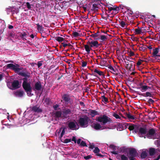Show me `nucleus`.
I'll return each instance as SVG.
<instances>
[{
  "mask_svg": "<svg viewBox=\"0 0 160 160\" xmlns=\"http://www.w3.org/2000/svg\"><path fill=\"white\" fill-rule=\"evenodd\" d=\"M3 125L5 127H3L2 128H10V125L8 123H3Z\"/></svg>",
  "mask_w": 160,
  "mask_h": 160,
  "instance_id": "nucleus-47",
  "label": "nucleus"
},
{
  "mask_svg": "<svg viewBox=\"0 0 160 160\" xmlns=\"http://www.w3.org/2000/svg\"><path fill=\"white\" fill-rule=\"evenodd\" d=\"M102 98L103 99L102 101L105 102L104 103L105 104L108 102V98H106L104 95L102 96Z\"/></svg>",
  "mask_w": 160,
  "mask_h": 160,
  "instance_id": "nucleus-38",
  "label": "nucleus"
},
{
  "mask_svg": "<svg viewBox=\"0 0 160 160\" xmlns=\"http://www.w3.org/2000/svg\"><path fill=\"white\" fill-rule=\"evenodd\" d=\"M119 157L121 160H128V158L124 154L119 155Z\"/></svg>",
  "mask_w": 160,
  "mask_h": 160,
  "instance_id": "nucleus-31",
  "label": "nucleus"
},
{
  "mask_svg": "<svg viewBox=\"0 0 160 160\" xmlns=\"http://www.w3.org/2000/svg\"><path fill=\"white\" fill-rule=\"evenodd\" d=\"M135 34H139L143 32L141 31V30L140 29V28L139 27H138V28L135 29Z\"/></svg>",
  "mask_w": 160,
  "mask_h": 160,
  "instance_id": "nucleus-34",
  "label": "nucleus"
},
{
  "mask_svg": "<svg viewBox=\"0 0 160 160\" xmlns=\"http://www.w3.org/2000/svg\"><path fill=\"white\" fill-rule=\"evenodd\" d=\"M92 127L96 130H98L101 129L102 130L104 128L103 126H102L99 123H94Z\"/></svg>",
  "mask_w": 160,
  "mask_h": 160,
  "instance_id": "nucleus-15",
  "label": "nucleus"
},
{
  "mask_svg": "<svg viewBox=\"0 0 160 160\" xmlns=\"http://www.w3.org/2000/svg\"><path fill=\"white\" fill-rule=\"evenodd\" d=\"M82 66L83 67H85L86 66L87 64V62H84L83 61L82 62Z\"/></svg>",
  "mask_w": 160,
  "mask_h": 160,
  "instance_id": "nucleus-55",
  "label": "nucleus"
},
{
  "mask_svg": "<svg viewBox=\"0 0 160 160\" xmlns=\"http://www.w3.org/2000/svg\"><path fill=\"white\" fill-rule=\"evenodd\" d=\"M15 95L18 97H22L23 95L24 92L23 91L18 90L16 92H14Z\"/></svg>",
  "mask_w": 160,
  "mask_h": 160,
  "instance_id": "nucleus-14",
  "label": "nucleus"
},
{
  "mask_svg": "<svg viewBox=\"0 0 160 160\" xmlns=\"http://www.w3.org/2000/svg\"><path fill=\"white\" fill-rule=\"evenodd\" d=\"M90 112V115L92 117H94L95 115L99 114L98 112L95 110H91Z\"/></svg>",
  "mask_w": 160,
  "mask_h": 160,
  "instance_id": "nucleus-24",
  "label": "nucleus"
},
{
  "mask_svg": "<svg viewBox=\"0 0 160 160\" xmlns=\"http://www.w3.org/2000/svg\"><path fill=\"white\" fill-rule=\"evenodd\" d=\"M99 36L98 33L92 34L90 35V37L93 38H96L98 37Z\"/></svg>",
  "mask_w": 160,
  "mask_h": 160,
  "instance_id": "nucleus-45",
  "label": "nucleus"
},
{
  "mask_svg": "<svg viewBox=\"0 0 160 160\" xmlns=\"http://www.w3.org/2000/svg\"><path fill=\"white\" fill-rule=\"evenodd\" d=\"M22 86L24 90L27 92V94H28V92L31 93L32 92V87L30 83H26L25 82H23Z\"/></svg>",
  "mask_w": 160,
  "mask_h": 160,
  "instance_id": "nucleus-6",
  "label": "nucleus"
},
{
  "mask_svg": "<svg viewBox=\"0 0 160 160\" xmlns=\"http://www.w3.org/2000/svg\"><path fill=\"white\" fill-rule=\"evenodd\" d=\"M92 158V156L91 155H88L86 156H84L83 158L85 160H88L89 159L91 158Z\"/></svg>",
  "mask_w": 160,
  "mask_h": 160,
  "instance_id": "nucleus-51",
  "label": "nucleus"
},
{
  "mask_svg": "<svg viewBox=\"0 0 160 160\" xmlns=\"http://www.w3.org/2000/svg\"><path fill=\"white\" fill-rule=\"evenodd\" d=\"M81 139L80 138H79L78 139L76 142L78 144H80L81 143Z\"/></svg>",
  "mask_w": 160,
  "mask_h": 160,
  "instance_id": "nucleus-64",
  "label": "nucleus"
},
{
  "mask_svg": "<svg viewBox=\"0 0 160 160\" xmlns=\"http://www.w3.org/2000/svg\"><path fill=\"white\" fill-rule=\"evenodd\" d=\"M72 141H74L75 143H76L77 141L76 140V137H74V136L72 137Z\"/></svg>",
  "mask_w": 160,
  "mask_h": 160,
  "instance_id": "nucleus-59",
  "label": "nucleus"
},
{
  "mask_svg": "<svg viewBox=\"0 0 160 160\" xmlns=\"http://www.w3.org/2000/svg\"><path fill=\"white\" fill-rule=\"evenodd\" d=\"M101 39L103 41H104L107 39V38L106 37L103 35H102L100 36Z\"/></svg>",
  "mask_w": 160,
  "mask_h": 160,
  "instance_id": "nucleus-50",
  "label": "nucleus"
},
{
  "mask_svg": "<svg viewBox=\"0 0 160 160\" xmlns=\"http://www.w3.org/2000/svg\"><path fill=\"white\" fill-rule=\"evenodd\" d=\"M87 44H91L95 48H98L99 45L98 42L97 41H92L91 42H88Z\"/></svg>",
  "mask_w": 160,
  "mask_h": 160,
  "instance_id": "nucleus-19",
  "label": "nucleus"
},
{
  "mask_svg": "<svg viewBox=\"0 0 160 160\" xmlns=\"http://www.w3.org/2000/svg\"><path fill=\"white\" fill-rule=\"evenodd\" d=\"M137 94L139 95L142 96L144 97H149L153 98V96L151 92H147L145 93H141L139 92H137Z\"/></svg>",
  "mask_w": 160,
  "mask_h": 160,
  "instance_id": "nucleus-10",
  "label": "nucleus"
},
{
  "mask_svg": "<svg viewBox=\"0 0 160 160\" xmlns=\"http://www.w3.org/2000/svg\"><path fill=\"white\" fill-rule=\"evenodd\" d=\"M136 125H132L129 126L128 128V129L132 131L136 127Z\"/></svg>",
  "mask_w": 160,
  "mask_h": 160,
  "instance_id": "nucleus-39",
  "label": "nucleus"
},
{
  "mask_svg": "<svg viewBox=\"0 0 160 160\" xmlns=\"http://www.w3.org/2000/svg\"><path fill=\"white\" fill-rule=\"evenodd\" d=\"M147 132L146 127H140L139 128L138 135L141 137H143L145 135H146Z\"/></svg>",
  "mask_w": 160,
  "mask_h": 160,
  "instance_id": "nucleus-7",
  "label": "nucleus"
},
{
  "mask_svg": "<svg viewBox=\"0 0 160 160\" xmlns=\"http://www.w3.org/2000/svg\"><path fill=\"white\" fill-rule=\"evenodd\" d=\"M142 84H140L141 87L139 88L142 92L146 91L148 89V87L147 86H141Z\"/></svg>",
  "mask_w": 160,
  "mask_h": 160,
  "instance_id": "nucleus-26",
  "label": "nucleus"
},
{
  "mask_svg": "<svg viewBox=\"0 0 160 160\" xmlns=\"http://www.w3.org/2000/svg\"><path fill=\"white\" fill-rule=\"evenodd\" d=\"M136 125V127H135V128L134 129V132L136 133H138V131H139V128Z\"/></svg>",
  "mask_w": 160,
  "mask_h": 160,
  "instance_id": "nucleus-52",
  "label": "nucleus"
},
{
  "mask_svg": "<svg viewBox=\"0 0 160 160\" xmlns=\"http://www.w3.org/2000/svg\"><path fill=\"white\" fill-rule=\"evenodd\" d=\"M42 88V85L40 82H38L35 84L34 89L38 91L40 90Z\"/></svg>",
  "mask_w": 160,
  "mask_h": 160,
  "instance_id": "nucleus-17",
  "label": "nucleus"
},
{
  "mask_svg": "<svg viewBox=\"0 0 160 160\" xmlns=\"http://www.w3.org/2000/svg\"><path fill=\"white\" fill-rule=\"evenodd\" d=\"M94 72L98 74L100 76H104L103 72L98 70L97 69H95Z\"/></svg>",
  "mask_w": 160,
  "mask_h": 160,
  "instance_id": "nucleus-33",
  "label": "nucleus"
},
{
  "mask_svg": "<svg viewBox=\"0 0 160 160\" xmlns=\"http://www.w3.org/2000/svg\"><path fill=\"white\" fill-rule=\"evenodd\" d=\"M62 99L65 104H68L70 101L71 98L69 94H64L62 97Z\"/></svg>",
  "mask_w": 160,
  "mask_h": 160,
  "instance_id": "nucleus-8",
  "label": "nucleus"
},
{
  "mask_svg": "<svg viewBox=\"0 0 160 160\" xmlns=\"http://www.w3.org/2000/svg\"><path fill=\"white\" fill-rule=\"evenodd\" d=\"M80 145L81 147H87L86 143L83 141H82L81 142Z\"/></svg>",
  "mask_w": 160,
  "mask_h": 160,
  "instance_id": "nucleus-42",
  "label": "nucleus"
},
{
  "mask_svg": "<svg viewBox=\"0 0 160 160\" xmlns=\"http://www.w3.org/2000/svg\"><path fill=\"white\" fill-rule=\"evenodd\" d=\"M131 58H130L129 57H125V59L127 61L131 62Z\"/></svg>",
  "mask_w": 160,
  "mask_h": 160,
  "instance_id": "nucleus-61",
  "label": "nucleus"
},
{
  "mask_svg": "<svg viewBox=\"0 0 160 160\" xmlns=\"http://www.w3.org/2000/svg\"><path fill=\"white\" fill-rule=\"evenodd\" d=\"M69 129L72 130H76L79 128V126L76 121L74 120L69 122L68 124Z\"/></svg>",
  "mask_w": 160,
  "mask_h": 160,
  "instance_id": "nucleus-5",
  "label": "nucleus"
},
{
  "mask_svg": "<svg viewBox=\"0 0 160 160\" xmlns=\"http://www.w3.org/2000/svg\"><path fill=\"white\" fill-rule=\"evenodd\" d=\"M84 48L85 49L86 51L87 52V53L89 54L90 53V51L91 49H92L88 45H85Z\"/></svg>",
  "mask_w": 160,
  "mask_h": 160,
  "instance_id": "nucleus-27",
  "label": "nucleus"
},
{
  "mask_svg": "<svg viewBox=\"0 0 160 160\" xmlns=\"http://www.w3.org/2000/svg\"><path fill=\"white\" fill-rule=\"evenodd\" d=\"M32 110L35 112H42V110L39 108L37 106H34L32 107Z\"/></svg>",
  "mask_w": 160,
  "mask_h": 160,
  "instance_id": "nucleus-20",
  "label": "nucleus"
},
{
  "mask_svg": "<svg viewBox=\"0 0 160 160\" xmlns=\"http://www.w3.org/2000/svg\"><path fill=\"white\" fill-rule=\"evenodd\" d=\"M26 35H27V34L25 32H24L23 33H21L20 34V37L22 38L24 37H25L26 36Z\"/></svg>",
  "mask_w": 160,
  "mask_h": 160,
  "instance_id": "nucleus-54",
  "label": "nucleus"
},
{
  "mask_svg": "<svg viewBox=\"0 0 160 160\" xmlns=\"http://www.w3.org/2000/svg\"><path fill=\"white\" fill-rule=\"evenodd\" d=\"M62 129L61 133L60 134V138H61L62 137L63 135L65 134V129H66V128L65 127H64L63 128L61 127V128L59 130V132H58V133H59L61 131Z\"/></svg>",
  "mask_w": 160,
  "mask_h": 160,
  "instance_id": "nucleus-21",
  "label": "nucleus"
},
{
  "mask_svg": "<svg viewBox=\"0 0 160 160\" xmlns=\"http://www.w3.org/2000/svg\"><path fill=\"white\" fill-rule=\"evenodd\" d=\"M147 49V46L142 45L139 47V50L140 51L144 52Z\"/></svg>",
  "mask_w": 160,
  "mask_h": 160,
  "instance_id": "nucleus-28",
  "label": "nucleus"
},
{
  "mask_svg": "<svg viewBox=\"0 0 160 160\" xmlns=\"http://www.w3.org/2000/svg\"><path fill=\"white\" fill-rule=\"evenodd\" d=\"M18 74L19 75L21 76L24 77H27L28 78L29 77V75H28L26 73L24 72H20L18 73Z\"/></svg>",
  "mask_w": 160,
  "mask_h": 160,
  "instance_id": "nucleus-37",
  "label": "nucleus"
},
{
  "mask_svg": "<svg viewBox=\"0 0 160 160\" xmlns=\"http://www.w3.org/2000/svg\"><path fill=\"white\" fill-rule=\"evenodd\" d=\"M26 6L28 9L29 10L31 9V6H32V5L30 4L29 2H27L26 3Z\"/></svg>",
  "mask_w": 160,
  "mask_h": 160,
  "instance_id": "nucleus-43",
  "label": "nucleus"
},
{
  "mask_svg": "<svg viewBox=\"0 0 160 160\" xmlns=\"http://www.w3.org/2000/svg\"><path fill=\"white\" fill-rule=\"evenodd\" d=\"M138 153L136 149L134 148H131L129 149L128 153L127 156L129 160H135V157L138 155Z\"/></svg>",
  "mask_w": 160,
  "mask_h": 160,
  "instance_id": "nucleus-3",
  "label": "nucleus"
},
{
  "mask_svg": "<svg viewBox=\"0 0 160 160\" xmlns=\"http://www.w3.org/2000/svg\"><path fill=\"white\" fill-rule=\"evenodd\" d=\"M126 116L129 119H131L134 120L135 119L134 117L131 115V114L129 113H126Z\"/></svg>",
  "mask_w": 160,
  "mask_h": 160,
  "instance_id": "nucleus-36",
  "label": "nucleus"
},
{
  "mask_svg": "<svg viewBox=\"0 0 160 160\" xmlns=\"http://www.w3.org/2000/svg\"><path fill=\"white\" fill-rule=\"evenodd\" d=\"M96 155L97 156H99L101 157H104V155L99 153H98L96 154Z\"/></svg>",
  "mask_w": 160,
  "mask_h": 160,
  "instance_id": "nucleus-62",
  "label": "nucleus"
},
{
  "mask_svg": "<svg viewBox=\"0 0 160 160\" xmlns=\"http://www.w3.org/2000/svg\"><path fill=\"white\" fill-rule=\"evenodd\" d=\"M89 121L88 117L86 115L84 116V117H81L78 120V123L80 126L82 127H86Z\"/></svg>",
  "mask_w": 160,
  "mask_h": 160,
  "instance_id": "nucleus-4",
  "label": "nucleus"
},
{
  "mask_svg": "<svg viewBox=\"0 0 160 160\" xmlns=\"http://www.w3.org/2000/svg\"><path fill=\"white\" fill-rule=\"evenodd\" d=\"M21 86V84H19V81L17 80L14 81L12 83V86L14 89L18 88Z\"/></svg>",
  "mask_w": 160,
  "mask_h": 160,
  "instance_id": "nucleus-11",
  "label": "nucleus"
},
{
  "mask_svg": "<svg viewBox=\"0 0 160 160\" xmlns=\"http://www.w3.org/2000/svg\"><path fill=\"white\" fill-rule=\"evenodd\" d=\"M100 6L98 2H96L92 5V8L91 9L92 11H96L98 10Z\"/></svg>",
  "mask_w": 160,
  "mask_h": 160,
  "instance_id": "nucleus-16",
  "label": "nucleus"
},
{
  "mask_svg": "<svg viewBox=\"0 0 160 160\" xmlns=\"http://www.w3.org/2000/svg\"><path fill=\"white\" fill-rule=\"evenodd\" d=\"M153 50L152 55L153 57H155V56L160 57V55L158 54L159 51V48H156L153 49Z\"/></svg>",
  "mask_w": 160,
  "mask_h": 160,
  "instance_id": "nucleus-18",
  "label": "nucleus"
},
{
  "mask_svg": "<svg viewBox=\"0 0 160 160\" xmlns=\"http://www.w3.org/2000/svg\"><path fill=\"white\" fill-rule=\"evenodd\" d=\"M6 69H9L10 68V64H7V65L4 67Z\"/></svg>",
  "mask_w": 160,
  "mask_h": 160,
  "instance_id": "nucleus-63",
  "label": "nucleus"
},
{
  "mask_svg": "<svg viewBox=\"0 0 160 160\" xmlns=\"http://www.w3.org/2000/svg\"><path fill=\"white\" fill-rule=\"evenodd\" d=\"M45 102L48 105L51 102V100L49 98H46L45 100Z\"/></svg>",
  "mask_w": 160,
  "mask_h": 160,
  "instance_id": "nucleus-46",
  "label": "nucleus"
},
{
  "mask_svg": "<svg viewBox=\"0 0 160 160\" xmlns=\"http://www.w3.org/2000/svg\"><path fill=\"white\" fill-rule=\"evenodd\" d=\"M55 39L59 42H61L65 40V38L60 37H56Z\"/></svg>",
  "mask_w": 160,
  "mask_h": 160,
  "instance_id": "nucleus-30",
  "label": "nucleus"
},
{
  "mask_svg": "<svg viewBox=\"0 0 160 160\" xmlns=\"http://www.w3.org/2000/svg\"><path fill=\"white\" fill-rule=\"evenodd\" d=\"M18 67L19 65L18 64L14 65L12 63H11V69H12L15 72H18L22 70V68H19Z\"/></svg>",
  "mask_w": 160,
  "mask_h": 160,
  "instance_id": "nucleus-9",
  "label": "nucleus"
},
{
  "mask_svg": "<svg viewBox=\"0 0 160 160\" xmlns=\"http://www.w3.org/2000/svg\"><path fill=\"white\" fill-rule=\"evenodd\" d=\"M147 156V153L145 151L142 152L141 154L140 157L142 159H144Z\"/></svg>",
  "mask_w": 160,
  "mask_h": 160,
  "instance_id": "nucleus-29",
  "label": "nucleus"
},
{
  "mask_svg": "<svg viewBox=\"0 0 160 160\" xmlns=\"http://www.w3.org/2000/svg\"><path fill=\"white\" fill-rule=\"evenodd\" d=\"M72 113L71 110L69 109L66 108L63 109V115L66 117L69 116L68 115Z\"/></svg>",
  "mask_w": 160,
  "mask_h": 160,
  "instance_id": "nucleus-13",
  "label": "nucleus"
},
{
  "mask_svg": "<svg viewBox=\"0 0 160 160\" xmlns=\"http://www.w3.org/2000/svg\"><path fill=\"white\" fill-rule=\"evenodd\" d=\"M149 154L150 156H153L156 153L155 149L154 148H149Z\"/></svg>",
  "mask_w": 160,
  "mask_h": 160,
  "instance_id": "nucleus-22",
  "label": "nucleus"
},
{
  "mask_svg": "<svg viewBox=\"0 0 160 160\" xmlns=\"http://www.w3.org/2000/svg\"><path fill=\"white\" fill-rule=\"evenodd\" d=\"M119 22L120 25L122 28H124L126 26V22L123 21H121V20L119 21Z\"/></svg>",
  "mask_w": 160,
  "mask_h": 160,
  "instance_id": "nucleus-32",
  "label": "nucleus"
},
{
  "mask_svg": "<svg viewBox=\"0 0 160 160\" xmlns=\"http://www.w3.org/2000/svg\"><path fill=\"white\" fill-rule=\"evenodd\" d=\"M108 68H109L110 70L112 71L111 72L114 74H116V75L118 74V73H115V72H116L117 71H118L117 69L116 68H114L111 65H110L108 66Z\"/></svg>",
  "mask_w": 160,
  "mask_h": 160,
  "instance_id": "nucleus-23",
  "label": "nucleus"
},
{
  "mask_svg": "<svg viewBox=\"0 0 160 160\" xmlns=\"http://www.w3.org/2000/svg\"><path fill=\"white\" fill-rule=\"evenodd\" d=\"M67 3V2H63L58 4L57 5V7L60 10V8L64 9L67 8V6L65 5V4Z\"/></svg>",
  "mask_w": 160,
  "mask_h": 160,
  "instance_id": "nucleus-12",
  "label": "nucleus"
},
{
  "mask_svg": "<svg viewBox=\"0 0 160 160\" xmlns=\"http://www.w3.org/2000/svg\"><path fill=\"white\" fill-rule=\"evenodd\" d=\"M148 102L150 104H152L154 102V101L152 98H149L148 99Z\"/></svg>",
  "mask_w": 160,
  "mask_h": 160,
  "instance_id": "nucleus-53",
  "label": "nucleus"
},
{
  "mask_svg": "<svg viewBox=\"0 0 160 160\" xmlns=\"http://www.w3.org/2000/svg\"><path fill=\"white\" fill-rule=\"evenodd\" d=\"M62 113L60 111H57L55 113L56 118H59L61 117Z\"/></svg>",
  "mask_w": 160,
  "mask_h": 160,
  "instance_id": "nucleus-35",
  "label": "nucleus"
},
{
  "mask_svg": "<svg viewBox=\"0 0 160 160\" xmlns=\"http://www.w3.org/2000/svg\"><path fill=\"white\" fill-rule=\"evenodd\" d=\"M100 151V149L98 147H95L94 149L93 150V152L96 154L99 153Z\"/></svg>",
  "mask_w": 160,
  "mask_h": 160,
  "instance_id": "nucleus-41",
  "label": "nucleus"
},
{
  "mask_svg": "<svg viewBox=\"0 0 160 160\" xmlns=\"http://www.w3.org/2000/svg\"><path fill=\"white\" fill-rule=\"evenodd\" d=\"M134 55V53L133 52L130 51L129 53V55L130 57L133 56Z\"/></svg>",
  "mask_w": 160,
  "mask_h": 160,
  "instance_id": "nucleus-60",
  "label": "nucleus"
},
{
  "mask_svg": "<svg viewBox=\"0 0 160 160\" xmlns=\"http://www.w3.org/2000/svg\"><path fill=\"white\" fill-rule=\"evenodd\" d=\"M155 142H157V146L158 147H160V140H157L155 141Z\"/></svg>",
  "mask_w": 160,
  "mask_h": 160,
  "instance_id": "nucleus-57",
  "label": "nucleus"
},
{
  "mask_svg": "<svg viewBox=\"0 0 160 160\" xmlns=\"http://www.w3.org/2000/svg\"><path fill=\"white\" fill-rule=\"evenodd\" d=\"M113 116L117 119H121V118L118 115L115 113H114L113 114Z\"/></svg>",
  "mask_w": 160,
  "mask_h": 160,
  "instance_id": "nucleus-44",
  "label": "nucleus"
},
{
  "mask_svg": "<svg viewBox=\"0 0 160 160\" xmlns=\"http://www.w3.org/2000/svg\"><path fill=\"white\" fill-rule=\"evenodd\" d=\"M72 35L74 37H77L79 36V33L77 32H74L72 33Z\"/></svg>",
  "mask_w": 160,
  "mask_h": 160,
  "instance_id": "nucleus-49",
  "label": "nucleus"
},
{
  "mask_svg": "<svg viewBox=\"0 0 160 160\" xmlns=\"http://www.w3.org/2000/svg\"><path fill=\"white\" fill-rule=\"evenodd\" d=\"M156 131L157 130L155 128H150L149 129L146 136L149 139H158L159 138L158 137V136L156 133Z\"/></svg>",
  "mask_w": 160,
  "mask_h": 160,
  "instance_id": "nucleus-2",
  "label": "nucleus"
},
{
  "mask_svg": "<svg viewBox=\"0 0 160 160\" xmlns=\"http://www.w3.org/2000/svg\"><path fill=\"white\" fill-rule=\"evenodd\" d=\"M143 61H144L143 60L140 59H139L137 63V65L138 66H140L142 62H143Z\"/></svg>",
  "mask_w": 160,
  "mask_h": 160,
  "instance_id": "nucleus-48",
  "label": "nucleus"
},
{
  "mask_svg": "<svg viewBox=\"0 0 160 160\" xmlns=\"http://www.w3.org/2000/svg\"><path fill=\"white\" fill-rule=\"evenodd\" d=\"M42 62L41 61H39L38 62L37 65L38 68L40 67L41 66H42Z\"/></svg>",
  "mask_w": 160,
  "mask_h": 160,
  "instance_id": "nucleus-58",
  "label": "nucleus"
},
{
  "mask_svg": "<svg viewBox=\"0 0 160 160\" xmlns=\"http://www.w3.org/2000/svg\"><path fill=\"white\" fill-rule=\"evenodd\" d=\"M119 10V8L118 7H116L113 8V12L115 13H117L118 12V11Z\"/></svg>",
  "mask_w": 160,
  "mask_h": 160,
  "instance_id": "nucleus-40",
  "label": "nucleus"
},
{
  "mask_svg": "<svg viewBox=\"0 0 160 160\" xmlns=\"http://www.w3.org/2000/svg\"><path fill=\"white\" fill-rule=\"evenodd\" d=\"M110 148H112L113 150L114 151H112L111 152L115 155H117L118 154V152L117 151H114L115 150H116V147L113 145H110L109 146Z\"/></svg>",
  "mask_w": 160,
  "mask_h": 160,
  "instance_id": "nucleus-25",
  "label": "nucleus"
},
{
  "mask_svg": "<svg viewBox=\"0 0 160 160\" xmlns=\"http://www.w3.org/2000/svg\"><path fill=\"white\" fill-rule=\"evenodd\" d=\"M71 142V139H65L64 142L65 143H68Z\"/></svg>",
  "mask_w": 160,
  "mask_h": 160,
  "instance_id": "nucleus-56",
  "label": "nucleus"
},
{
  "mask_svg": "<svg viewBox=\"0 0 160 160\" xmlns=\"http://www.w3.org/2000/svg\"><path fill=\"white\" fill-rule=\"evenodd\" d=\"M96 120L101 123L102 125L106 124H110L112 121V119L105 115H101L100 116L97 117Z\"/></svg>",
  "mask_w": 160,
  "mask_h": 160,
  "instance_id": "nucleus-1",
  "label": "nucleus"
}]
</instances>
